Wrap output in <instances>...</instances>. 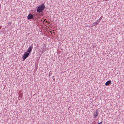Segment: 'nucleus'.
I'll return each instance as SVG.
<instances>
[{"label":"nucleus","instance_id":"obj_10","mask_svg":"<svg viewBox=\"0 0 124 124\" xmlns=\"http://www.w3.org/2000/svg\"><path fill=\"white\" fill-rule=\"evenodd\" d=\"M11 24V22H9L8 23V25H10Z\"/></svg>","mask_w":124,"mask_h":124},{"label":"nucleus","instance_id":"obj_2","mask_svg":"<svg viewBox=\"0 0 124 124\" xmlns=\"http://www.w3.org/2000/svg\"><path fill=\"white\" fill-rule=\"evenodd\" d=\"M29 55V53L27 52H24V54L23 55V61H24L25 59Z\"/></svg>","mask_w":124,"mask_h":124},{"label":"nucleus","instance_id":"obj_5","mask_svg":"<svg viewBox=\"0 0 124 124\" xmlns=\"http://www.w3.org/2000/svg\"><path fill=\"white\" fill-rule=\"evenodd\" d=\"M34 17L33 15L31 14H29L27 17V18L28 20L33 19Z\"/></svg>","mask_w":124,"mask_h":124},{"label":"nucleus","instance_id":"obj_6","mask_svg":"<svg viewBox=\"0 0 124 124\" xmlns=\"http://www.w3.org/2000/svg\"><path fill=\"white\" fill-rule=\"evenodd\" d=\"M111 83V81L110 80H108L107 81L105 84V85L106 86H107L110 84Z\"/></svg>","mask_w":124,"mask_h":124},{"label":"nucleus","instance_id":"obj_11","mask_svg":"<svg viewBox=\"0 0 124 124\" xmlns=\"http://www.w3.org/2000/svg\"><path fill=\"white\" fill-rule=\"evenodd\" d=\"M105 0V1H108V0Z\"/></svg>","mask_w":124,"mask_h":124},{"label":"nucleus","instance_id":"obj_7","mask_svg":"<svg viewBox=\"0 0 124 124\" xmlns=\"http://www.w3.org/2000/svg\"><path fill=\"white\" fill-rule=\"evenodd\" d=\"M102 16L99 18V19L97 21L98 22H100V21L101 20L102 18Z\"/></svg>","mask_w":124,"mask_h":124},{"label":"nucleus","instance_id":"obj_8","mask_svg":"<svg viewBox=\"0 0 124 124\" xmlns=\"http://www.w3.org/2000/svg\"><path fill=\"white\" fill-rule=\"evenodd\" d=\"M99 23V22H98L97 21L93 23V24L94 25H96L97 24H98Z\"/></svg>","mask_w":124,"mask_h":124},{"label":"nucleus","instance_id":"obj_3","mask_svg":"<svg viewBox=\"0 0 124 124\" xmlns=\"http://www.w3.org/2000/svg\"><path fill=\"white\" fill-rule=\"evenodd\" d=\"M31 45V46H29L27 51V52L29 53V54L31 52L32 49L33 48V44H32Z\"/></svg>","mask_w":124,"mask_h":124},{"label":"nucleus","instance_id":"obj_4","mask_svg":"<svg viewBox=\"0 0 124 124\" xmlns=\"http://www.w3.org/2000/svg\"><path fill=\"white\" fill-rule=\"evenodd\" d=\"M94 115L93 117L95 118H96L98 116V115L99 114V111L97 110H96L93 113Z\"/></svg>","mask_w":124,"mask_h":124},{"label":"nucleus","instance_id":"obj_1","mask_svg":"<svg viewBox=\"0 0 124 124\" xmlns=\"http://www.w3.org/2000/svg\"><path fill=\"white\" fill-rule=\"evenodd\" d=\"M45 8L44 4H42L38 7L37 11L39 13H41L44 10Z\"/></svg>","mask_w":124,"mask_h":124},{"label":"nucleus","instance_id":"obj_9","mask_svg":"<svg viewBox=\"0 0 124 124\" xmlns=\"http://www.w3.org/2000/svg\"><path fill=\"white\" fill-rule=\"evenodd\" d=\"M102 121L100 123H99V122H98V124H102Z\"/></svg>","mask_w":124,"mask_h":124}]
</instances>
